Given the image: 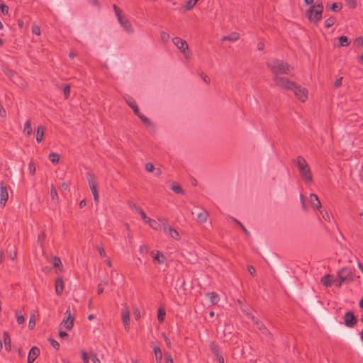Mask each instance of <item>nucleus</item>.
<instances>
[{
	"mask_svg": "<svg viewBox=\"0 0 363 363\" xmlns=\"http://www.w3.org/2000/svg\"><path fill=\"white\" fill-rule=\"evenodd\" d=\"M267 66L273 74V77L280 74H289L294 68L286 61L279 59H271L267 62Z\"/></svg>",
	"mask_w": 363,
	"mask_h": 363,
	"instance_id": "1",
	"label": "nucleus"
},
{
	"mask_svg": "<svg viewBox=\"0 0 363 363\" xmlns=\"http://www.w3.org/2000/svg\"><path fill=\"white\" fill-rule=\"evenodd\" d=\"M294 164H296L301 179L306 183L311 184L313 182V176L311 168L308 164L306 160L302 156H298L296 160H293Z\"/></svg>",
	"mask_w": 363,
	"mask_h": 363,
	"instance_id": "2",
	"label": "nucleus"
},
{
	"mask_svg": "<svg viewBox=\"0 0 363 363\" xmlns=\"http://www.w3.org/2000/svg\"><path fill=\"white\" fill-rule=\"evenodd\" d=\"M323 5L322 1H316L315 4L311 5L306 11V17L312 24L317 25L322 19L323 12Z\"/></svg>",
	"mask_w": 363,
	"mask_h": 363,
	"instance_id": "3",
	"label": "nucleus"
},
{
	"mask_svg": "<svg viewBox=\"0 0 363 363\" xmlns=\"http://www.w3.org/2000/svg\"><path fill=\"white\" fill-rule=\"evenodd\" d=\"M113 8L115 14L117 16L118 21L120 23L121 26L124 28V30L127 33H133L134 32V28H133L130 21L122 15V11H121V9L119 7H118L116 4L113 5Z\"/></svg>",
	"mask_w": 363,
	"mask_h": 363,
	"instance_id": "4",
	"label": "nucleus"
},
{
	"mask_svg": "<svg viewBox=\"0 0 363 363\" xmlns=\"http://www.w3.org/2000/svg\"><path fill=\"white\" fill-rule=\"evenodd\" d=\"M272 79L274 82L276 86L282 89L292 91L293 89L296 87V83L295 82L291 81L286 77H272Z\"/></svg>",
	"mask_w": 363,
	"mask_h": 363,
	"instance_id": "5",
	"label": "nucleus"
},
{
	"mask_svg": "<svg viewBox=\"0 0 363 363\" xmlns=\"http://www.w3.org/2000/svg\"><path fill=\"white\" fill-rule=\"evenodd\" d=\"M337 277L342 282L350 283L354 280V275L350 268L343 267L337 272Z\"/></svg>",
	"mask_w": 363,
	"mask_h": 363,
	"instance_id": "6",
	"label": "nucleus"
},
{
	"mask_svg": "<svg viewBox=\"0 0 363 363\" xmlns=\"http://www.w3.org/2000/svg\"><path fill=\"white\" fill-rule=\"evenodd\" d=\"M296 97L301 102L306 101L308 98V90L296 83V87L292 90Z\"/></svg>",
	"mask_w": 363,
	"mask_h": 363,
	"instance_id": "7",
	"label": "nucleus"
},
{
	"mask_svg": "<svg viewBox=\"0 0 363 363\" xmlns=\"http://www.w3.org/2000/svg\"><path fill=\"white\" fill-rule=\"evenodd\" d=\"M121 319L125 330H128L130 328V311L126 303L123 304V308L121 310Z\"/></svg>",
	"mask_w": 363,
	"mask_h": 363,
	"instance_id": "8",
	"label": "nucleus"
},
{
	"mask_svg": "<svg viewBox=\"0 0 363 363\" xmlns=\"http://www.w3.org/2000/svg\"><path fill=\"white\" fill-rule=\"evenodd\" d=\"M246 315L250 318L255 325H257V328L259 330L262 332V333L264 335L269 334V332L267 327L261 322L259 321L257 318H256L250 312L246 311L245 312Z\"/></svg>",
	"mask_w": 363,
	"mask_h": 363,
	"instance_id": "9",
	"label": "nucleus"
},
{
	"mask_svg": "<svg viewBox=\"0 0 363 363\" xmlns=\"http://www.w3.org/2000/svg\"><path fill=\"white\" fill-rule=\"evenodd\" d=\"M343 318L345 325L349 328L354 327L357 323V319L352 311H347Z\"/></svg>",
	"mask_w": 363,
	"mask_h": 363,
	"instance_id": "10",
	"label": "nucleus"
},
{
	"mask_svg": "<svg viewBox=\"0 0 363 363\" xmlns=\"http://www.w3.org/2000/svg\"><path fill=\"white\" fill-rule=\"evenodd\" d=\"M173 43L177 46L178 49L183 53H185L189 50V45L186 40L182 39L179 37H175L172 39Z\"/></svg>",
	"mask_w": 363,
	"mask_h": 363,
	"instance_id": "11",
	"label": "nucleus"
},
{
	"mask_svg": "<svg viewBox=\"0 0 363 363\" xmlns=\"http://www.w3.org/2000/svg\"><path fill=\"white\" fill-rule=\"evenodd\" d=\"M9 193L7 187L3 182L0 183V204H6L8 201Z\"/></svg>",
	"mask_w": 363,
	"mask_h": 363,
	"instance_id": "12",
	"label": "nucleus"
},
{
	"mask_svg": "<svg viewBox=\"0 0 363 363\" xmlns=\"http://www.w3.org/2000/svg\"><path fill=\"white\" fill-rule=\"evenodd\" d=\"M65 315L66 318L63 319L62 324L64 325L67 330H70L73 328L74 317L72 316L69 311H67Z\"/></svg>",
	"mask_w": 363,
	"mask_h": 363,
	"instance_id": "13",
	"label": "nucleus"
},
{
	"mask_svg": "<svg viewBox=\"0 0 363 363\" xmlns=\"http://www.w3.org/2000/svg\"><path fill=\"white\" fill-rule=\"evenodd\" d=\"M125 100L127 104L133 109L135 115H139L140 111L134 99L131 96H128L125 98Z\"/></svg>",
	"mask_w": 363,
	"mask_h": 363,
	"instance_id": "14",
	"label": "nucleus"
},
{
	"mask_svg": "<svg viewBox=\"0 0 363 363\" xmlns=\"http://www.w3.org/2000/svg\"><path fill=\"white\" fill-rule=\"evenodd\" d=\"M40 354V350L37 347H33L28 354V363H33Z\"/></svg>",
	"mask_w": 363,
	"mask_h": 363,
	"instance_id": "15",
	"label": "nucleus"
},
{
	"mask_svg": "<svg viewBox=\"0 0 363 363\" xmlns=\"http://www.w3.org/2000/svg\"><path fill=\"white\" fill-rule=\"evenodd\" d=\"M151 345L153 349V352H154V354L155 356V360H156L157 363H161L162 360V353L160 347L155 345L153 342L151 343Z\"/></svg>",
	"mask_w": 363,
	"mask_h": 363,
	"instance_id": "16",
	"label": "nucleus"
},
{
	"mask_svg": "<svg viewBox=\"0 0 363 363\" xmlns=\"http://www.w3.org/2000/svg\"><path fill=\"white\" fill-rule=\"evenodd\" d=\"M64 289V282L62 277H58L55 280V292L58 296H60Z\"/></svg>",
	"mask_w": 363,
	"mask_h": 363,
	"instance_id": "17",
	"label": "nucleus"
},
{
	"mask_svg": "<svg viewBox=\"0 0 363 363\" xmlns=\"http://www.w3.org/2000/svg\"><path fill=\"white\" fill-rule=\"evenodd\" d=\"M335 282V280L333 277L330 274H326L321 278L322 284L326 287L331 286Z\"/></svg>",
	"mask_w": 363,
	"mask_h": 363,
	"instance_id": "18",
	"label": "nucleus"
},
{
	"mask_svg": "<svg viewBox=\"0 0 363 363\" xmlns=\"http://www.w3.org/2000/svg\"><path fill=\"white\" fill-rule=\"evenodd\" d=\"M151 254L152 255L155 262H157L158 264L164 263L165 257L163 255V254L160 253V252L156 251V252H155L154 251H152Z\"/></svg>",
	"mask_w": 363,
	"mask_h": 363,
	"instance_id": "19",
	"label": "nucleus"
},
{
	"mask_svg": "<svg viewBox=\"0 0 363 363\" xmlns=\"http://www.w3.org/2000/svg\"><path fill=\"white\" fill-rule=\"evenodd\" d=\"M86 179L88 180V183L89 185L90 189H94V187L97 186L96 182V177L95 175L91 172H87L86 173Z\"/></svg>",
	"mask_w": 363,
	"mask_h": 363,
	"instance_id": "20",
	"label": "nucleus"
},
{
	"mask_svg": "<svg viewBox=\"0 0 363 363\" xmlns=\"http://www.w3.org/2000/svg\"><path fill=\"white\" fill-rule=\"evenodd\" d=\"M45 133V128L43 125H38L35 134V139L38 143L42 142Z\"/></svg>",
	"mask_w": 363,
	"mask_h": 363,
	"instance_id": "21",
	"label": "nucleus"
},
{
	"mask_svg": "<svg viewBox=\"0 0 363 363\" xmlns=\"http://www.w3.org/2000/svg\"><path fill=\"white\" fill-rule=\"evenodd\" d=\"M165 232H167L169 235L175 240H179L181 238L179 232L171 226Z\"/></svg>",
	"mask_w": 363,
	"mask_h": 363,
	"instance_id": "22",
	"label": "nucleus"
},
{
	"mask_svg": "<svg viewBox=\"0 0 363 363\" xmlns=\"http://www.w3.org/2000/svg\"><path fill=\"white\" fill-rule=\"evenodd\" d=\"M3 339L4 342L5 348L7 351L11 350V340L8 333L4 332L3 334Z\"/></svg>",
	"mask_w": 363,
	"mask_h": 363,
	"instance_id": "23",
	"label": "nucleus"
},
{
	"mask_svg": "<svg viewBox=\"0 0 363 363\" xmlns=\"http://www.w3.org/2000/svg\"><path fill=\"white\" fill-rule=\"evenodd\" d=\"M212 304L216 305L218 303L220 298L217 293L210 292L206 294Z\"/></svg>",
	"mask_w": 363,
	"mask_h": 363,
	"instance_id": "24",
	"label": "nucleus"
},
{
	"mask_svg": "<svg viewBox=\"0 0 363 363\" xmlns=\"http://www.w3.org/2000/svg\"><path fill=\"white\" fill-rule=\"evenodd\" d=\"M208 213L206 210H203L201 212L197 214V221L199 223H205L207 220Z\"/></svg>",
	"mask_w": 363,
	"mask_h": 363,
	"instance_id": "25",
	"label": "nucleus"
},
{
	"mask_svg": "<svg viewBox=\"0 0 363 363\" xmlns=\"http://www.w3.org/2000/svg\"><path fill=\"white\" fill-rule=\"evenodd\" d=\"M23 133L27 136L30 135L32 133L31 122L30 120L26 121L24 123Z\"/></svg>",
	"mask_w": 363,
	"mask_h": 363,
	"instance_id": "26",
	"label": "nucleus"
},
{
	"mask_svg": "<svg viewBox=\"0 0 363 363\" xmlns=\"http://www.w3.org/2000/svg\"><path fill=\"white\" fill-rule=\"evenodd\" d=\"M239 39V34L238 33H233L229 35L223 36L222 38V40H229L231 42L236 41Z\"/></svg>",
	"mask_w": 363,
	"mask_h": 363,
	"instance_id": "27",
	"label": "nucleus"
},
{
	"mask_svg": "<svg viewBox=\"0 0 363 363\" xmlns=\"http://www.w3.org/2000/svg\"><path fill=\"white\" fill-rule=\"evenodd\" d=\"M335 22L336 18L334 16H330L325 21L324 26L325 28H330L335 23Z\"/></svg>",
	"mask_w": 363,
	"mask_h": 363,
	"instance_id": "28",
	"label": "nucleus"
},
{
	"mask_svg": "<svg viewBox=\"0 0 363 363\" xmlns=\"http://www.w3.org/2000/svg\"><path fill=\"white\" fill-rule=\"evenodd\" d=\"M141 121L147 127H150L152 125V122L150 120L146 117L145 115H143L141 112H140L139 115H136Z\"/></svg>",
	"mask_w": 363,
	"mask_h": 363,
	"instance_id": "29",
	"label": "nucleus"
},
{
	"mask_svg": "<svg viewBox=\"0 0 363 363\" xmlns=\"http://www.w3.org/2000/svg\"><path fill=\"white\" fill-rule=\"evenodd\" d=\"M340 45L347 47L350 44V40L346 35H342L339 38Z\"/></svg>",
	"mask_w": 363,
	"mask_h": 363,
	"instance_id": "30",
	"label": "nucleus"
},
{
	"mask_svg": "<svg viewBox=\"0 0 363 363\" xmlns=\"http://www.w3.org/2000/svg\"><path fill=\"white\" fill-rule=\"evenodd\" d=\"M159 224H160L161 230H163L164 231H166L167 228L169 227L168 225L167 220L164 218H158Z\"/></svg>",
	"mask_w": 363,
	"mask_h": 363,
	"instance_id": "31",
	"label": "nucleus"
},
{
	"mask_svg": "<svg viewBox=\"0 0 363 363\" xmlns=\"http://www.w3.org/2000/svg\"><path fill=\"white\" fill-rule=\"evenodd\" d=\"M147 223H148L152 228L156 230H161L160 224H159V222L152 219H148Z\"/></svg>",
	"mask_w": 363,
	"mask_h": 363,
	"instance_id": "32",
	"label": "nucleus"
},
{
	"mask_svg": "<svg viewBox=\"0 0 363 363\" xmlns=\"http://www.w3.org/2000/svg\"><path fill=\"white\" fill-rule=\"evenodd\" d=\"M60 155L58 153L52 152L49 154L48 158L53 163L57 164L60 160Z\"/></svg>",
	"mask_w": 363,
	"mask_h": 363,
	"instance_id": "33",
	"label": "nucleus"
},
{
	"mask_svg": "<svg viewBox=\"0 0 363 363\" xmlns=\"http://www.w3.org/2000/svg\"><path fill=\"white\" fill-rule=\"evenodd\" d=\"M199 0H189L184 5L186 11L191 10Z\"/></svg>",
	"mask_w": 363,
	"mask_h": 363,
	"instance_id": "34",
	"label": "nucleus"
},
{
	"mask_svg": "<svg viewBox=\"0 0 363 363\" xmlns=\"http://www.w3.org/2000/svg\"><path fill=\"white\" fill-rule=\"evenodd\" d=\"M309 202L311 204H321L318 196L315 194H311L309 196Z\"/></svg>",
	"mask_w": 363,
	"mask_h": 363,
	"instance_id": "35",
	"label": "nucleus"
},
{
	"mask_svg": "<svg viewBox=\"0 0 363 363\" xmlns=\"http://www.w3.org/2000/svg\"><path fill=\"white\" fill-rule=\"evenodd\" d=\"M50 196L53 202H55V200L58 199L57 190L53 184L51 185Z\"/></svg>",
	"mask_w": 363,
	"mask_h": 363,
	"instance_id": "36",
	"label": "nucleus"
},
{
	"mask_svg": "<svg viewBox=\"0 0 363 363\" xmlns=\"http://www.w3.org/2000/svg\"><path fill=\"white\" fill-rule=\"evenodd\" d=\"M165 315V311L163 308H160L157 311V319L160 323H162L164 320Z\"/></svg>",
	"mask_w": 363,
	"mask_h": 363,
	"instance_id": "37",
	"label": "nucleus"
},
{
	"mask_svg": "<svg viewBox=\"0 0 363 363\" xmlns=\"http://www.w3.org/2000/svg\"><path fill=\"white\" fill-rule=\"evenodd\" d=\"M323 206H316V208L320 211L325 220H330V215L327 211L323 212Z\"/></svg>",
	"mask_w": 363,
	"mask_h": 363,
	"instance_id": "38",
	"label": "nucleus"
},
{
	"mask_svg": "<svg viewBox=\"0 0 363 363\" xmlns=\"http://www.w3.org/2000/svg\"><path fill=\"white\" fill-rule=\"evenodd\" d=\"M70 91H71V89H70V86L69 84H65L63 86V92H64L65 99L69 98V96L70 95Z\"/></svg>",
	"mask_w": 363,
	"mask_h": 363,
	"instance_id": "39",
	"label": "nucleus"
},
{
	"mask_svg": "<svg viewBox=\"0 0 363 363\" xmlns=\"http://www.w3.org/2000/svg\"><path fill=\"white\" fill-rule=\"evenodd\" d=\"M342 8V5L341 3H333L331 6H330V9L333 11H338L340 10H341Z\"/></svg>",
	"mask_w": 363,
	"mask_h": 363,
	"instance_id": "40",
	"label": "nucleus"
},
{
	"mask_svg": "<svg viewBox=\"0 0 363 363\" xmlns=\"http://www.w3.org/2000/svg\"><path fill=\"white\" fill-rule=\"evenodd\" d=\"M16 320L18 324H22L25 321V318L23 315H21L18 311H16Z\"/></svg>",
	"mask_w": 363,
	"mask_h": 363,
	"instance_id": "41",
	"label": "nucleus"
},
{
	"mask_svg": "<svg viewBox=\"0 0 363 363\" xmlns=\"http://www.w3.org/2000/svg\"><path fill=\"white\" fill-rule=\"evenodd\" d=\"M136 211H138L139 214L141 216V218L145 222L147 223V220L150 219L149 217L147 216L145 213L140 208H136Z\"/></svg>",
	"mask_w": 363,
	"mask_h": 363,
	"instance_id": "42",
	"label": "nucleus"
},
{
	"mask_svg": "<svg viewBox=\"0 0 363 363\" xmlns=\"http://www.w3.org/2000/svg\"><path fill=\"white\" fill-rule=\"evenodd\" d=\"M0 10L4 15L9 14V6L7 5H6L5 4H0Z\"/></svg>",
	"mask_w": 363,
	"mask_h": 363,
	"instance_id": "43",
	"label": "nucleus"
},
{
	"mask_svg": "<svg viewBox=\"0 0 363 363\" xmlns=\"http://www.w3.org/2000/svg\"><path fill=\"white\" fill-rule=\"evenodd\" d=\"M172 190L176 194L183 193L182 186L177 184H173V186H172Z\"/></svg>",
	"mask_w": 363,
	"mask_h": 363,
	"instance_id": "44",
	"label": "nucleus"
},
{
	"mask_svg": "<svg viewBox=\"0 0 363 363\" xmlns=\"http://www.w3.org/2000/svg\"><path fill=\"white\" fill-rule=\"evenodd\" d=\"M81 354L83 362L84 363H88L91 358V356H89L85 351L83 350L81 352Z\"/></svg>",
	"mask_w": 363,
	"mask_h": 363,
	"instance_id": "45",
	"label": "nucleus"
},
{
	"mask_svg": "<svg viewBox=\"0 0 363 363\" xmlns=\"http://www.w3.org/2000/svg\"><path fill=\"white\" fill-rule=\"evenodd\" d=\"M347 5L351 9H355L357 6L356 0H345Z\"/></svg>",
	"mask_w": 363,
	"mask_h": 363,
	"instance_id": "46",
	"label": "nucleus"
},
{
	"mask_svg": "<svg viewBox=\"0 0 363 363\" xmlns=\"http://www.w3.org/2000/svg\"><path fill=\"white\" fill-rule=\"evenodd\" d=\"M91 191L93 194L95 202H98L99 201V194H98L97 186L94 187V189H91Z\"/></svg>",
	"mask_w": 363,
	"mask_h": 363,
	"instance_id": "47",
	"label": "nucleus"
},
{
	"mask_svg": "<svg viewBox=\"0 0 363 363\" xmlns=\"http://www.w3.org/2000/svg\"><path fill=\"white\" fill-rule=\"evenodd\" d=\"M160 37H161V39L164 41V42H167L169 40L170 36L169 35V33H167V32L165 31H162L161 33H160Z\"/></svg>",
	"mask_w": 363,
	"mask_h": 363,
	"instance_id": "48",
	"label": "nucleus"
},
{
	"mask_svg": "<svg viewBox=\"0 0 363 363\" xmlns=\"http://www.w3.org/2000/svg\"><path fill=\"white\" fill-rule=\"evenodd\" d=\"M53 265L55 267H60V266H62L61 259L58 257H54Z\"/></svg>",
	"mask_w": 363,
	"mask_h": 363,
	"instance_id": "49",
	"label": "nucleus"
},
{
	"mask_svg": "<svg viewBox=\"0 0 363 363\" xmlns=\"http://www.w3.org/2000/svg\"><path fill=\"white\" fill-rule=\"evenodd\" d=\"M354 44L357 45V47H361L363 45V38L362 37H358L354 41Z\"/></svg>",
	"mask_w": 363,
	"mask_h": 363,
	"instance_id": "50",
	"label": "nucleus"
},
{
	"mask_svg": "<svg viewBox=\"0 0 363 363\" xmlns=\"http://www.w3.org/2000/svg\"><path fill=\"white\" fill-rule=\"evenodd\" d=\"M29 172L30 174L34 175L35 173V166L33 161L29 163Z\"/></svg>",
	"mask_w": 363,
	"mask_h": 363,
	"instance_id": "51",
	"label": "nucleus"
},
{
	"mask_svg": "<svg viewBox=\"0 0 363 363\" xmlns=\"http://www.w3.org/2000/svg\"><path fill=\"white\" fill-rule=\"evenodd\" d=\"M32 32L33 33L37 35H40V28L37 25H33L32 26Z\"/></svg>",
	"mask_w": 363,
	"mask_h": 363,
	"instance_id": "52",
	"label": "nucleus"
},
{
	"mask_svg": "<svg viewBox=\"0 0 363 363\" xmlns=\"http://www.w3.org/2000/svg\"><path fill=\"white\" fill-rule=\"evenodd\" d=\"M145 169L149 172H152L155 170V167L152 163L148 162L145 164Z\"/></svg>",
	"mask_w": 363,
	"mask_h": 363,
	"instance_id": "53",
	"label": "nucleus"
},
{
	"mask_svg": "<svg viewBox=\"0 0 363 363\" xmlns=\"http://www.w3.org/2000/svg\"><path fill=\"white\" fill-rule=\"evenodd\" d=\"M51 345L56 350H58L60 348V344L57 341H56L54 339H50Z\"/></svg>",
	"mask_w": 363,
	"mask_h": 363,
	"instance_id": "54",
	"label": "nucleus"
},
{
	"mask_svg": "<svg viewBox=\"0 0 363 363\" xmlns=\"http://www.w3.org/2000/svg\"><path fill=\"white\" fill-rule=\"evenodd\" d=\"M97 250H98V252L101 257H106L105 249L103 246H98Z\"/></svg>",
	"mask_w": 363,
	"mask_h": 363,
	"instance_id": "55",
	"label": "nucleus"
},
{
	"mask_svg": "<svg viewBox=\"0 0 363 363\" xmlns=\"http://www.w3.org/2000/svg\"><path fill=\"white\" fill-rule=\"evenodd\" d=\"M35 325V317L34 315H32L30 318L28 327L31 329L34 328Z\"/></svg>",
	"mask_w": 363,
	"mask_h": 363,
	"instance_id": "56",
	"label": "nucleus"
},
{
	"mask_svg": "<svg viewBox=\"0 0 363 363\" xmlns=\"http://www.w3.org/2000/svg\"><path fill=\"white\" fill-rule=\"evenodd\" d=\"M211 351L213 352V353L216 355V356H218L220 355L219 354V352H218V348L217 347V346L214 345L213 344L211 345Z\"/></svg>",
	"mask_w": 363,
	"mask_h": 363,
	"instance_id": "57",
	"label": "nucleus"
},
{
	"mask_svg": "<svg viewBox=\"0 0 363 363\" xmlns=\"http://www.w3.org/2000/svg\"><path fill=\"white\" fill-rule=\"evenodd\" d=\"M91 360H92L93 363H100V360L98 358L96 354L91 353Z\"/></svg>",
	"mask_w": 363,
	"mask_h": 363,
	"instance_id": "58",
	"label": "nucleus"
},
{
	"mask_svg": "<svg viewBox=\"0 0 363 363\" xmlns=\"http://www.w3.org/2000/svg\"><path fill=\"white\" fill-rule=\"evenodd\" d=\"M247 270L252 276L255 277L256 275L255 269L252 266H247Z\"/></svg>",
	"mask_w": 363,
	"mask_h": 363,
	"instance_id": "59",
	"label": "nucleus"
},
{
	"mask_svg": "<svg viewBox=\"0 0 363 363\" xmlns=\"http://www.w3.org/2000/svg\"><path fill=\"white\" fill-rule=\"evenodd\" d=\"M9 257L11 259H12L13 260H14L16 257H17V252L16 250H10L9 252Z\"/></svg>",
	"mask_w": 363,
	"mask_h": 363,
	"instance_id": "60",
	"label": "nucleus"
},
{
	"mask_svg": "<svg viewBox=\"0 0 363 363\" xmlns=\"http://www.w3.org/2000/svg\"><path fill=\"white\" fill-rule=\"evenodd\" d=\"M69 184L65 182H63L61 185H60V188L62 191H67L69 189Z\"/></svg>",
	"mask_w": 363,
	"mask_h": 363,
	"instance_id": "61",
	"label": "nucleus"
},
{
	"mask_svg": "<svg viewBox=\"0 0 363 363\" xmlns=\"http://www.w3.org/2000/svg\"><path fill=\"white\" fill-rule=\"evenodd\" d=\"M139 251L141 254H143V253H147L148 252V247L146 245H141L140 247V249H139Z\"/></svg>",
	"mask_w": 363,
	"mask_h": 363,
	"instance_id": "62",
	"label": "nucleus"
},
{
	"mask_svg": "<svg viewBox=\"0 0 363 363\" xmlns=\"http://www.w3.org/2000/svg\"><path fill=\"white\" fill-rule=\"evenodd\" d=\"M201 77H202L203 80L207 83V84H209L210 83V78L209 77H208L206 74H205L203 72H201Z\"/></svg>",
	"mask_w": 363,
	"mask_h": 363,
	"instance_id": "63",
	"label": "nucleus"
},
{
	"mask_svg": "<svg viewBox=\"0 0 363 363\" xmlns=\"http://www.w3.org/2000/svg\"><path fill=\"white\" fill-rule=\"evenodd\" d=\"M165 363H174L173 359L170 354H165Z\"/></svg>",
	"mask_w": 363,
	"mask_h": 363,
	"instance_id": "64",
	"label": "nucleus"
}]
</instances>
